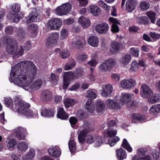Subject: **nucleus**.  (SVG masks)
Returning <instances> with one entry per match:
<instances>
[{"label": "nucleus", "instance_id": "56", "mask_svg": "<svg viewBox=\"0 0 160 160\" xmlns=\"http://www.w3.org/2000/svg\"><path fill=\"white\" fill-rule=\"evenodd\" d=\"M73 75L72 73V72H66L63 76V78L67 79H68L70 81L74 79L73 78Z\"/></svg>", "mask_w": 160, "mask_h": 160}, {"label": "nucleus", "instance_id": "57", "mask_svg": "<svg viewBox=\"0 0 160 160\" xmlns=\"http://www.w3.org/2000/svg\"><path fill=\"white\" fill-rule=\"evenodd\" d=\"M37 28V25L34 24H32L28 27L29 31L32 33L35 32Z\"/></svg>", "mask_w": 160, "mask_h": 160}, {"label": "nucleus", "instance_id": "46", "mask_svg": "<svg viewBox=\"0 0 160 160\" xmlns=\"http://www.w3.org/2000/svg\"><path fill=\"white\" fill-rule=\"evenodd\" d=\"M122 146L129 152H131L132 151V148L126 139H124L123 140Z\"/></svg>", "mask_w": 160, "mask_h": 160}, {"label": "nucleus", "instance_id": "37", "mask_svg": "<svg viewBox=\"0 0 160 160\" xmlns=\"http://www.w3.org/2000/svg\"><path fill=\"white\" fill-rule=\"evenodd\" d=\"M76 58L78 62H84L87 59L88 56L85 53H80L76 55Z\"/></svg>", "mask_w": 160, "mask_h": 160}, {"label": "nucleus", "instance_id": "60", "mask_svg": "<svg viewBox=\"0 0 160 160\" xmlns=\"http://www.w3.org/2000/svg\"><path fill=\"white\" fill-rule=\"evenodd\" d=\"M147 150V149L146 148H141L138 149V153L139 157L144 156Z\"/></svg>", "mask_w": 160, "mask_h": 160}, {"label": "nucleus", "instance_id": "20", "mask_svg": "<svg viewBox=\"0 0 160 160\" xmlns=\"http://www.w3.org/2000/svg\"><path fill=\"white\" fill-rule=\"evenodd\" d=\"M52 96V95L51 92L48 90H44L41 93L42 99L45 102H48L51 100Z\"/></svg>", "mask_w": 160, "mask_h": 160}, {"label": "nucleus", "instance_id": "36", "mask_svg": "<svg viewBox=\"0 0 160 160\" xmlns=\"http://www.w3.org/2000/svg\"><path fill=\"white\" fill-rule=\"evenodd\" d=\"M96 110L98 112H101L105 107L104 102L102 101H98L96 102Z\"/></svg>", "mask_w": 160, "mask_h": 160}, {"label": "nucleus", "instance_id": "51", "mask_svg": "<svg viewBox=\"0 0 160 160\" xmlns=\"http://www.w3.org/2000/svg\"><path fill=\"white\" fill-rule=\"evenodd\" d=\"M76 64V62L72 60L69 62L67 64L65 67V69L66 70H69L74 68Z\"/></svg>", "mask_w": 160, "mask_h": 160}, {"label": "nucleus", "instance_id": "55", "mask_svg": "<svg viewBox=\"0 0 160 160\" xmlns=\"http://www.w3.org/2000/svg\"><path fill=\"white\" fill-rule=\"evenodd\" d=\"M133 119L139 121H142L144 120L145 117L144 116L140 115L138 113H133L132 115Z\"/></svg>", "mask_w": 160, "mask_h": 160}, {"label": "nucleus", "instance_id": "48", "mask_svg": "<svg viewBox=\"0 0 160 160\" xmlns=\"http://www.w3.org/2000/svg\"><path fill=\"white\" fill-rule=\"evenodd\" d=\"M21 7L20 4L18 3H14L12 6L11 9L12 10L14 13H19V12L20 10Z\"/></svg>", "mask_w": 160, "mask_h": 160}, {"label": "nucleus", "instance_id": "3", "mask_svg": "<svg viewBox=\"0 0 160 160\" xmlns=\"http://www.w3.org/2000/svg\"><path fill=\"white\" fill-rule=\"evenodd\" d=\"M2 43L6 45V51L9 54H12L15 58L22 56L24 49L21 46H17L16 41L10 37L3 38Z\"/></svg>", "mask_w": 160, "mask_h": 160}, {"label": "nucleus", "instance_id": "38", "mask_svg": "<svg viewBox=\"0 0 160 160\" xmlns=\"http://www.w3.org/2000/svg\"><path fill=\"white\" fill-rule=\"evenodd\" d=\"M160 110V104L155 105L151 107L150 109V112L153 115L158 113Z\"/></svg>", "mask_w": 160, "mask_h": 160}, {"label": "nucleus", "instance_id": "35", "mask_svg": "<svg viewBox=\"0 0 160 160\" xmlns=\"http://www.w3.org/2000/svg\"><path fill=\"white\" fill-rule=\"evenodd\" d=\"M41 113L42 116L45 117H53L54 116V112L53 110L51 109L48 110L46 108L43 109Z\"/></svg>", "mask_w": 160, "mask_h": 160}, {"label": "nucleus", "instance_id": "32", "mask_svg": "<svg viewBox=\"0 0 160 160\" xmlns=\"http://www.w3.org/2000/svg\"><path fill=\"white\" fill-rule=\"evenodd\" d=\"M57 116L58 118L62 119H66L68 118V115L66 114L63 109L62 107L59 108Z\"/></svg>", "mask_w": 160, "mask_h": 160}, {"label": "nucleus", "instance_id": "26", "mask_svg": "<svg viewBox=\"0 0 160 160\" xmlns=\"http://www.w3.org/2000/svg\"><path fill=\"white\" fill-rule=\"evenodd\" d=\"M85 109L88 112L92 113L94 112V106L93 104L92 103L91 100H88L87 101L85 105Z\"/></svg>", "mask_w": 160, "mask_h": 160}, {"label": "nucleus", "instance_id": "52", "mask_svg": "<svg viewBox=\"0 0 160 160\" xmlns=\"http://www.w3.org/2000/svg\"><path fill=\"white\" fill-rule=\"evenodd\" d=\"M97 95L95 92L92 90H88L87 91V95L86 97L93 99L96 98Z\"/></svg>", "mask_w": 160, "mask_h": 160}, {"label": "nucleus", "instance_id": "47", "mask_svg": "<svg viewBox=\"0 0 160 160\" xmlns=\"http://www.w3.org/2000/svg\"><path fill=\"white\" fill-rule=\"evenodd\" d=\"M97 54L96 53L92 55V57L93 58H94L95 60L92 59L88 62V64L90 66L95 67L97 64V62L96 61V60L97 59Z\"/></svg>", "mask_w": 160, "mask_h": 160}, {"label": "nucleus", "instance_id": "54", "mask_svg": "<svg viewBox=\"0 0 160 160\" xmlns=\"http://www.w3.org/2000/svg\"><path fill=\"white\" fill-rule=\"evenodd\" d=\"M138 68V64L135 61H133L131 64V67L129 70L130 72L135 71Z\"/></svg>", "mask_w": 160, "mask_h": 160}, {"label": "nucleus", "instance_id": "22", "mask_svg": "<svg viewBox=\"0 0 160 160\" xmlns=\"http://www.w3.org/2000/svg\"><path fill=\"white\" fill-rule=\"evenodd\" d=\"M88 42L89 44L93 47H97L99 43V39L96 36H91L88 38Z\"/></svg>", "mask_w": 160, "mask_h": 160}, {"label": "nucleus", "instance_id": "62", "mask_svg": "<svg viewBox=\"0 0 160 160\" xmlns=\"http://www.w3.org/2000/svg\"><path fill=\"white\" fill-rule=\"evenodd\" d=\"M95 146L96 147H99L101 145L102 143V138L100 136H98L96 138Z\"/></svg>", "mask_w": 160, "mask_h": 160}, {"label": "nucleus", "instance_id": "18", "mask_svg": "<svg viewBox=\"0 0 160 160\" xmlns=\"http://www.w3.org/2000/svg\"><path fill=\"white\" fill-rule=\"evenodd\" d=\"M23 13L21 12L18 13H12L9 14L8 17L11 19L14 22H18L23 17Z\"/></svg>", "mask_w": 160, "mask_h": 160}, {"label": "nucleus", "instance_id": "33", "mask_svg": "<svg viewBox=\"0 0 160 160\" xmlns=\"http://www.w3.org/2000/svg\"><path fill=\"white\" fill-rule=\"evenodd\" d=\"M131 57L129 54H126L120 59V62L124 65H127L131 60Z\"/></svg>", "mask_w": 160, "mask_h": 160}, {"label": "nucleus", "instance_id": "23", "mask_svg": "<svg viewBox=\"0 0 160 160\" xmlns=\"http://www.w3.org/2000/svg\"><path fill=\"white\" fill-rule=\"evenodd\" d=\"M121 44L117 42H114L111 43L109 51L112 54H115L120 50Z\"/></svg>", "mask_w": 160, "mask_h": 160}, {"label": "nucleus", "instance_id": "39", "mask_svg": "<svg viewBox=\"0 0 160 160\" xmlns=\"http://www.w3.org/2000/svg\"><path fill=\"white\" fill-rule=\"evenodd\" d=\"M138 23L140 24H146L148 22V19L146 17H138L136 19Z\"/></svg>", "mask_w": 160, "mask_h": 160}, {"label": "nucleus", "instance_id": "58", "mask_svg": "<svg viewBox=\"0 0 160 160\" xmlns=\"http://www.w3.org/2000/svg\"><path fill=\"white\" fill-rule=\"evenodd\" d=\"M60 34V39L63 40L67 37L68 35V30L66 29H63L61 30Z\"/></svg>", "mask_w": 160, "mask_h": 160}, {"label": "nucleus", "instance_id": "45", "mask_svg": "<svg viewBox=\"0 0 160 160\" xmlns=\"http://www.w3.org/2000/svg\"><path fill=\"white\" fill-rule=\"evenodd\" d=\"M68 147L70 150L71 152H75L76 149V143L73 140H70L68 142Z\"/></svg>", "mask_w": 160, "mask_h": 160}, {"label": "nucleus", "instance_id": "21", "mask_svg": "<svg viewBox=\"0 0 160 160\" xmlns=\"http://www.w3.org/2000/svg\"><path fill=\"white\" fill-rule=\"evenodd\" d=\"M112 92V86L109 84H107L106 85L105 88L103 89L102 94L105 97H109L110 96Z\"/></svg>", "mask_w": 160, "mask_h": 160}, {"label": "nucleus", "instance_id": "5", "mask_svg": "<svg viewBox=\"0 0 160 160\" xmlns=\"http://www.w3.org/2000/svg\"><path fill=\"white\" fill-rule=\"evenodd\" d=\"M83 128L81 130L78 136V139L80 143H83L85 141L87 135L90 132L91 126L87 121L84 122L83 125Z\"/></svg>", "mask_w": 160, "mask_h": 160}, {"label": "nucleus", "instance_id": "34", "mask_svg": "<svg viewBox=\"0 0 160 160\" xmlns=\"http://www.w3.org/2000/svg\"><path fill=\"white\" fill-rule=\"evenodd\" d=\"M117 158L119 160H122L126 158V155L125 151L122 148L116 151Z\"/></svg>", "mask_w": 160, "mask_h": 160}, {"label": "nucleus", "instance_id": "44", "mask_svg": "<svg viewBox=\"0 0 160 160\" xmlns=\"http://www.w3.org/2000/svg\"><path fill=\"white\" fill-rule=\"evenodd\" d=\"M60 58L62 59L68 58L70 56L69 52L67 49L62 50L59 54Z\"/></svg>", "mask_w": 160, "mask_h": 160}, {"label": "nucleus", "instance_id": "59", "mask_svg": "<svg viewBox=\"0 0 160 160\" xmlns=\"http://www.w3.org/2000/svg\"><path fill=\"white\" fill-rule=\"evenodd\" d=\"M99 6L104 8L105 10L108 11L110 9V7L107 5L103 1L100 0L98 2Z\"/></svg>", "mask_w": 160, "mask_h": 160}, {"label": "nucleus", "instance_id": "43", "mask_svg": "<svg viewBox=\"0 0 160 160\" xmlns=\"http://www.w3.org/2000/svg\"><path fill=\"white\" fill-rule=\"evenodd\" d=\"M147 15L151 20L152 23H154L156 21V13L152 11H149L147 12Z\"/></svg>", "mask_w": 160, "mask_h": 160}, {"label": "nucleus", "instance_id": "27", "mask_svg": "<svg viewBox=\"0 0 160 160\" xmlns=\"http://www.w3.org/2000/svg\"><path fill=\"white\" fill-rule=\"evenodd\" d=\"M106 104L110 108L112 109H118L120 106L118 103L116 102L113 100L108 99L107 100Z\"/></svg>", "mask_w": 160, "mask_h": 160}, {"label": "nucleus", "instance_id": "14", "mask_svg": "<svg viewBox=\"0 0 160 160\" xmlns=\"http://www.w3.org/2000/svg\"><path fill=\"white\" fill-rule=\"evenodd\" d=\"M121 84L123 88H129L134 86L136 84V82L131 78L124 79L121 82Z\"/></svg>", "mask_w": 160, "mask_h": 160}, {"label": "nucleus", "instance_id": "30", "mask_svg": "<svg viewBox=\"0 0 160 160\" xmlns=\"http://www.w3.org/2000/svg\"><path fill=\"white\" fill-rule=\"evenodd\" d=\"M83 70L82 68L79 67L75 71L72 72L73 77V78L76 79L82 77L83 75Z\"/></svg>", "mask_w": 160, "mask_h": 160}, {"label": "nucleus", "instance_id": "42", "mask_svg": "<svg viewBox=\"0 0 160 160\" xmlns=\"http://www.w3.org/2000/svg\"><path fill=\"white\" fill-rule=\"evenodd\" d=\"M39 80L35 81L34 83L29 87V89L31 91L34 90H37L39 88L40 85Z\"/></svg>", "mask_w": 160, "mask_h": 160}, {"label": "nucleus", "instance_id": "13", "mask_svg": "<svg viewBox=\"0 0 160 160\" xmlns=\"http://www.w3.org/2000/svg\"><path fill=\"white\" fill-rule=\"evenodd\" d=\"M14 132L17 138L20 140L24 139L27 134L26 129L22 127H19L15 129Z\"/></svg>", "mask_w": 160, "mask_h": 160}, {"label": "nucleus", "instance_id": "4", "mask_svg": "<svg viewBox=\"0 0 160 160\" xmlns=\"http://www.w3.org/2000/svg\"><path fill=\"white\" fill-rule=\"evenodd\" d=\"M117 130L112 129V128H108L106 129L103 132V134L106 137H110L108 139V143L111 146H113L115 143L119 140V138L118 137H116L114 138H112L117 134Z\"/></svg>", "mask_w": 160, "mask_h": 160}, {"label": "nucleus", "instance_id": "17", "mask_svg": "<svg viewBox=\"0 0 160 160\" xmlns=\"http://www.w3.org/2000/svg\"><path fill=\"white\" fill-rule=\"evenodd\" d=\"M49 154L52 157L57 158L60 155L61 152L58 146H54L49 148L48 150Z\"/></svg>", "mask_w": 160, "mask_h": 160}, {"label": "nucleus", "instance_id": "31", "mask_svg": "<svg viewBox=\"0 0 160 160\" xmlns=\"http://www.w3.org/2000/svg\"><path fill=\"white\" fill-rule=\"evenodd\" d=\"M35 151L34 149H30L27 153L26 155L24 156L22 160H32L34 157Z\"/></svg>", "mask_w": 160, "mask_h": 160}, {"label": "nucleus", "instance_id": "10", "mask_svg": "<svg viewBox=\"0 0 160 160\" xmlns=\"http://www.w3.org/2000/svg\"><path fill=\"white\" fill-rule=\"evenodd\" d=\"M109 29V25L106 22L98 24L95 27L96 31L100 34H106L108 31Z\"/></svg>", "mask_w": 160, "mask_h": 160}, {"label": "nucleus", "instance_id": "2", "mask_svg": "<svg viewBox=\"0 0 160 160\" xmlns=\"http://www.w3.org/2000/svg\"><path fill=\"white\" fill-rule=\"evenodd\" d=\"M14 101V105L13 106L12 110L17 112L18 113L23 115L26 116L28 118H36L38 117L37 112L34 114L29 108L30 107L29 104L26 103L20 99L18 97H15Z\"/></svg>", "mask_w": 160, "mask_h": 160}, {"label": "nucleus", "instance_id": "24", "mask_svg": "<svg viewBox=\"0 0 160 160\" xmlns=\"http://www.w3.org/2000/svg\"><path fill=\"white\" fill-rule=\"evenodd\" d=\"M88 12L92 14L94 16H98L101 13L100 8L96 6H92L89 7Z\"/></svg>", "mask_w": 160, "mask_h": 160}, {"label": "nucleus", "instance_id": "29", "mask_svg": "<svg viewBox=\"0 0 160 160\" xmlns=\"http://www.w3.org/2000/svg\"><path fill=\"white\" fill-rule=\"evenodd\" d=\"M24 32L21 28H19L17 31L16 37L20 41L25 40Z\"/></svg>", "mask_w": 160, "mask_h": 160}, {"label": "nucleus", "instance_id": "61", "mask_svg": "<svg viewBox=\"0 0 160 160\" xmlns=\"http://www.w3.org/2000/svg\"><path fill=\"white\" fill-rule=\"evenodd\" d=\"M150 36L154 40L157 39L160 37V35L154 32H150Z\"/></svg>", "mask_w": 160, "mask_h": 160}, {"label": "nucleus", "instance_id": "19", "mask_svg": "<svg viewBox=\"0 0 160 160\" xmlns=\"http://www.w3.org/2000/svg\"><path fill=\"white\" fill-rule=\"evenodd\" d=\"M17 144V141L14 138H7L5 141V145L7 149L12 150L15 147Z\"/></svg>", "mask_w": 160, "mask_h": 160}, {"label": "nucleus", "instance_id": "7", "mask_svg": "<svg viewBox=\"0 0 160 160\" xmlns=\"http://www.w3.org/2000/svg\"><path fill=\"white\" fill-rule=\"evenodd\" d=\"M116 63V62L114 59L109 58L100 64L98 67L99 69L102 71H106L112 68Z\"/></svg>", "mask_w": 160, "mask_h": 160}, {"label": "nucleus", "instance_id": "1", "mask_svg": "<svg viewBox=\"0 0 160 160\" xmlns=\"http://www.w3.org/2000/svg\"><path fill=\"white\" fill-rule=\"evenodd\" d=\"M36 73V68L33 63L25 61L17 64L12 68L9 80L11 82L24 88L31 84Z\"/></svg>", "mask_w": 160, "mask_h": 160}, {"label": "nucleus", "instance_id": "63", "mask_svg": "<svg viewBox=\"0 0 160 160\" xmlns=\"http://www.w3.org/2000/svg\"><path fill=\"white\" fill-rule=\"evenodd\" d=\"M119 28L118 25L116 24H112L111 26V31L113 33L118 32L119 31Z\"/></svg>", "mask_w": 160, "mask_h": 160}, {"label": "nucleus", "instance_id": "41", "mask_svg": "<svg viewBox=\"0 0 160 160\" xmlns=\"http://www.w3.org/2000/svg\"><path fill=\"white\" fill-rule=\"evenodd\" d=\"M4 101L5 104L7 107L13 109V106L14 105L12 98L9 97L5 98Z\"/></svg>", "mask_w": 160, "mask_h": 160}, {"label": "nucleus", "instance_id": "6", "mask_svg": "<svg viewBox=\"0 0 160 160\" xmlns=\"http://www.w3.org/2000/svg\"><path fill=\"white\" fill-rule=\"evenodd\" d=\"M58 38V35L56 32L52 33L49 35L45 42V46L49 48L54 46L57 44Z\"/></svg>", "mask_w": 160, "mask_h": 160}, {"label": "nucleus", "instance_id": "64", "mask_svg": "<svg viewBox=\"0 0 160 160\" xmlns=\"http://www.w3.org/2000/svg\"><path fill=\"white\" fill-rule=\"evenodd\" d=\"M76 116L79 119H82L85 117V114L82 110L78 111L76 113Z\"/></svg>", "mask_w": 160, "mask_h": 160}, {"label": "nucleus", "instance_id": "16", "mask_svg": "<svg viewBox=\"0 0 160 160\" xmlns=\"http://www.w3.org/2000/svg\"><path fill=\"white\" fill-rule=\"evenodd\" d=\"M137 5V2L135 0H128L126 3V10L130 12L134 11Z\"/></svg>", "mask_w": 160, "mask_h": 160}, {"label": "nucleus", "instance_id": "9", "mask_svg": "<svg viewBox=\"0 0 160 160\" xmlns=\"http://www.w3.org/2000/svg\"><path fill=\"white\" fill-rule=\"evenodd\" d=\"M140 94L142 98H148L152 95L153 92L148 86L143 84L141 86Z\"/></svg>", "mask_w": 160, "mask_h": 160}, {"label": "nucleus", "instance_id": "11", "mask_svg": "<svg viewBox=\"0 0 160 160\" xmlns=\"http://www.w3.org/2000/svg\"><path fill=\"white\" fill-rule=\"evenodd\" d=\"M62 23V21L59 18L51 19L48 22V28L51 30H58Z\"/></svg>", "mask_w": 160, "mask_h": 160}, {"label": "nucleus", "instance_id": "49", "mask_svg": "<svg viewBox=\"0 0 160 160\" xmlns=\"http://www.w3.org/2000/svg\"><path fill=\"white\" fill-rule=\"evenodd\" d=\"M148 99V102L151 103H155L159 99L158 97V95L156 94L154 95L153 94Z\"/></svg>", "mask_w": 160, "mask_h": 160}, {"label": "nucleus", "instance_id": "25", "mask_svg": "<svg viewBox=\"0 0 160 160\" xmlns=\"http://www.w3.org/2000/svg\"><path fill=\"white\" fill-rule=\"evenodd\" d=\"M80 24L83 28H86L90 26V22L89 20L84 17H81L78 20Z\"/></svg>", "mask_w": 160, "mask_h": 160}, {"label": "nucleus", "instance_id": "50", "mask_svg": "<svg viewBox=\"0 0 160 160\" xmlns=\"http://www.w3.org/2000/svg\"><path fill=\"white\" fill-rule=\"evenodd\" d=\"M149 3L146 1H142L140 3V8L141 10L145 11L147 10L149 7Z\"/></svg>", "mask_w": 160, "mask_h": 160}, {"label": "nucleus", "instance_id": "28", "mask_svg": "<svg viewBox=\"0 0 160 160\" xmlns=\"http://www.w3.org/2000/svg\"><path fill=\"white\" fill-rule=\"evenodd\" d=\"M17 146L19 150L25 152L28 149V143L26 142L21 141L18 143Z\"/></svg>", "mask_w": 160, "mask_h": 160}, {"label": "nucleus", "instance_id": "15", "mask_svg": "<svg viewBox=\"0 0 160 160\" xmlns=\"http://www.w3.org/2000/svg\"><path fill=\"white\" fill-rule=\"evenodd\" d=\"M131 96L128 93L122 94V98H121V104L127 103V106L129 107H131L132 105L133 102L131 101Z\"/></svg>", "mask_w": 160, "mask_h": 160}, {"label": "nucleus", "instance_id": "53", "mask_svg": "<svg viewBox=\"0 0 160 160\" xmlns=\"http://www.w3.org/2000/svg\"><path fill=\"white\" fill-rule=\"evenodd\" d=\"M139 52V49L132 48L130 49V52L133 57H138Z\"/></svg>", "mask_w": 160, "mask_h": 160}, {"label": "nucleus", "instance_id": "40", "mask_svg": "<svg viewBox=\"0 0 160 160\" xmlns=\"http://www.w3.org/2000/svg\"><path fill=\"white\" fill-rule=\"evenodd\" d=\"M76 103V102L73 99L67 98L64 100V104L66 107L68 108L72 106Z\"/></svg>", "mask_w": 160, "mask_h": 160}, {"label": "nucleus", "instance_id": "8", "mask_svg": "<svg viewBox=\"0 0 160 160\" xmlns=\"http://www.w3.org/2000/svg\"><path fill=\"white\" fill-rule=\"evenodd\" d=\"M72 5L69 3L62 4L56 9V12H57V14L60 16L66 15L70 11Z\"/></svg>", "mask_w": 160, "mask_h": 160}, {"label": "nucleus", "instance_id": "12", "mask_svg": "<svg viewBox=\"0 0 160 160\" xmlns=\"http://www.w3.org/2000/svg\"><path fill=\"white\" fill-rule=\"evenodd\" d=\"M38 11V10L36 8L33 9L32 11L26 18V22L27 23L37 22L38 19L39 18L38 14L37 12ZM38 11H39V10Z\"/></svg>", "mask_w": 160, "mask_h": 160}]
</instances>
